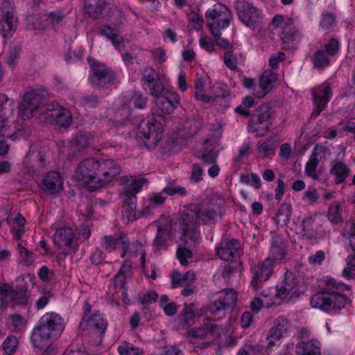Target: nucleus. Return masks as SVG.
Instances as JSON below:
<instances>
[{
    "label": "nucleus",
    "mask_w": 355,
    "mask_h": 355,
    "mask_svg": "<svg viewBox=\"0 0 355 355\" xmlns=\"http://www.w3.org/2000/svg\"><path fill=\"white\" fill-rule=\"evenodd\" d=\"M340 204L338 201L333 202L328 210V220L333 224H338L342 221V216L340 212Z\"/></svg>",
    "instance_id": "nucleus-40"
},
{
    "label": "nucleus",
    "mask_w": 355,
    "mask_h": 355,
    "mask_svg": "<svg viewBox=\"0 0 355 355\" xmlns=\"http://www.w3.org/2000/svg\"><path fill=\"white\" fill-rule=\"evenodd\" d=\"M146 181L145 178L124 181L123 189L125 191L121 193L123 197L121 213L122 216L125 217L128 221L136 219V195L140 191Z\"/></svg>",
    "instance_id": "nucleus-5"
},
{
    "label": "nucleus",
    "mask_w": 355,
    "mask_h": 355,
    "mask_svg": "<svg viewBox=\"0 0 355 355\" xmlns=\"http://www.w3.org/2000/svg\"><path fill=\"white\" fill-rule=\"evenodd\" d=\"M19 53L20 48L18 46L13 47L12 50L9 51L6 62L10 67H13V64L15 61L19 58Z\"/></svg>",
    "instance_id": "nucleus-61"
},
{
    "label": "nucleus",
    "mask_w": 355,
    "mask_h": 355,
    "mask_svg": "<svg viewBox=\"0 0 355 355\" xmlns=\"http://www.w3.org/2000/svg\"><path fill=\"white\" fill-rule=\"evenodd\" d=\"M205 17L212 35H218V32L229 26L232 19V13L225 6L217 3L206 12Z\"/></svg>",
    "instance_id": "nucleus-7"
},
{
    "label": "nucleus",
    "mask_w": 355,
    "mask_h": 355,
    "mask_svg": "<svg viewBox=\"0 0 355 355\" xmlns=\"http://www.w3.org/2000/svg\"><path fill=\"white\" fill-rule=\"evenodd\" d=\"M349 168L342 161L335 160L330 170V173L334 175V182L336 184L343 183L349 176Z\"/></svg>",
    "instance_id": "nucleus-29"
},
{
    "label": "nucleus",
    "mask_w": 355,
    "mask_h": 355,
    "mask_svg": "<svg viewBox=\"0 0 355 355\" xmlns=\"http://www.w3.org/2000/svg\"><path fill=\"white\" fill-rule=\"evenodd\" d=\"M346 228H349L348 234L349 236V246L353 253H355V223H346Z\"/></svg>",
    "instance_id": "nucleus-62"
},
{
    "label": "nucleus",
    "mask_w": 355,
    "mask_h": 355,
    "mask_svg": "<svg viewBox=\"0 0 355 355\" xmlns=\"http://www.w3.org/2000/svg\"><path fill=\"white\" fill-rule=\"evenodd\" d=\"M148 87L149 94L155 98L159 97L162 95L164 90V87L160 77L155 79L152 83H149L146 86V88Z\"/></svg>",
    "instance_id": "nucleus-48"
},
{
    "label": "nucleus",
    "mask_w": 355,
    "mask_h": 355,
    "mask_svg": "<svg viewBox=\"0 0 355 355\" xmlns=\"http://www.w3.org/2000/svg\"><path fill=\"white\" fill-rule=\"evenodd\" d=\"M277 76L270 69H266L260 77L259 89L260 91H256L254 94L258 98L265 96L271 91L275 85Z\"/></svg>",
    "instance_id": "nucleus-20"
},
{
    "label": "nucleus",
    "mask_w": 355,
    "mask_h": 355,
    "mask_svg": "<svg viewBox=\"0 0 355 355\" xmlns=\"http://www.w3.org/2000/svg\"><path fill=\"white\" fill-rule=\"evenodd\" d=\"M325 52L330 55H335L339 49V42L336 38H331L325 45Z\"/></svg>",
    "instance_id": "nucleus-56"
},
{
    "label": "nucleus",
    "mask_w": 355,
    "mask_h": 355,
    "mask_svg": "<svg viewBox=\"0 0 355 355\" xmlns=\"http://www.w3.org/2000/svg\"><path fill=\"white\" fill-rule=\"evenodd\" d=\"M98 169V180L92 186V189L94 191L107 184L121 172L120 166L112 159H106L101 162H99Z\"/></svg>",
    "instance_id": "nucleus-11"
},
{
    "label": "nucleus",
    "mask_w": 355,
    "mask_h": 355,
    "mask_svg": "<svg viewBox=\"0 0 355 355\" xmlns=\"http://www.w3.org/2000/svg\"><path fill=\"white\" fill-rule=\"evenodd\" d=\"M0 17V33L4 37H11L16 30L17 19L11 11H3L1 8Z\"/></svg>",
    "instance_id": "nucleus-23"
},
{
    "label": "nucleus",
    "mask_w": 355,
    "mask_h": 355,
    "mask_svg": "<svg viewBox=\"0 0 355 355\" xmlns=\"http://www.w3.org/2000/svg\"><path fill=\"white\" fill-rule=\"evenodd\" d=\"M89 142L86 137L83 135L75 136L70 141V154L74 156L88 147Z\"/></svg>",
    "instance_id": "nucleus-36"
},
{
    "label": "nucleus",
    "mask_w": 355,
    "mask_h": 355,
    "mask_svg": "<svg viewBox=\"0 0 355 355\" xmlns=\"http://www.w3.org/2000/svg\"><path fill=\"white\" fill-rule=\"evenodd\" d=\"M163 193L171 196L175 194H179L181 196H184L187 195V190L184 187L168 186L163 189Z\"/></svg>",
    "instance_id": "nucleus-54"
},
{
    "label": "nucleus",
    "mask_w": 355,
    "mask_h": 355,
    "mask_svg": "<svg viewBox=\"0 0 355 355\" xmlns=\"http://www.w3.org/2000/svg\"><path fill=\"white\" fill-rule=\"evenodd\" d=\"M18 345V340L14 336H8L3 344V348L8 354L14 352Z\"/></svg>",
    "instance_id": "nucleus-51"
},
{
    "label": "nucleus",
    "mask_w": 355,
    "mask_h": 355,
    "mask_svg": "<svg viewBox=\"0 0 355 355\" xmlns=\"http://www.w3.org/2000/svg\"><path fill=\"white\" fill-rule=\"evenodd\" d=\"M163 127L160 121L152 117L147 122H141L138 127L137 135L143 139L148 149H153L162 137Z\"/></svg>",
    "instance_id": "nucleus-8"
},
{
    "label": "nucleus",
    "mask_w": 355,
    "mask_h": 355,
    "mask_svg": "<svg viewBox=\"0 0 355 355\" xmlns=\"http://www.w3.org/2000/svg\"><path fill=\"white\" fill-rule=\"evenodd\" d=\"M98 161L94 158H89L82 161L76 171L78 180L88 184L91 189L98 178Z\"/></svg>",
    "instance_id": "nucleus-12"
},
{
    "label": "nucleus",
    "mask_w": 355,
    "mask_h": 355,
    "mask_svg": "<svg viewBox=\"0 0 355 355\" xmlns=\"http://www.w3.org/2000/svg\"><path fill=\"white\" fill-rule=\"evenodd\" d=\"M275 114V110L268 103L257 107L248 121L249 132L255 133L258 137L263 136L270 128Z\"/></svg>",
    "instance_id": "nucleus-6"
},
{
    "label": "nucleus",
    "mask_w": 355,
    "mask_h": 355,
    "mask_svg": "<svg viewBox=\"0 0 355 355\" xmlns=\"http://www.w3.org/2000/svg\"><path fill=\"white\" fill-rule=\"evenodd\" d=\"M314 67L318 69H324L329 64V60L324 51H317L313 57Z\"/></svg>",
    "instance_id": "nucleus-44"
},
{
    "label": "nucleus",
    "mask_w": 355,
    "mask_h": 355,
    "mask_svg": "<svg viewBox=\"0 0 355 355\" xmlns=\"http://www.w3.org/2000/svg\"><path fill=\"white\" fill-rule=\"evenodd\" d=\"M182 231V234L180 237V240L185 245L191 247L192 245H196L199 242L200 235L196 231V226L192 227V228H187Z\"/></svg>",
    "instance_id": "nucleus-35"
},
{
    "label": "nucleus",
    "mask_w": 355,
    "mask_h": 355,
    "mask_svg": "<svg viewBox=\"0 0 355 355\" xmlns=\"http://www.w3.org/2000/svg\"><path fill=\"white\" fill-rule=\"evenodd\" d=\"M300 282L293 272H286L284 279L277 289V295L282 299L297 298L300 295Z\"/></svg>",
    "instance_id": "nucleus-14"
},
{
    "label": "nucleus",
    "mask_w": 355,
    "mask_h": 355,
    "mask_svg": "<svg viewBox=\"0 0 355 355\" xmlns=\"http://www.w3.org/2000/svg\"><path fill=\"white\" fill-rule=\"evenodd\" d=\"M130 267L129 265L126 264V262L123 263L121 268L114 278V284L116 288H119L120 289L124 288L126 284L125 273L129 270Z\"/></svg>",
    "instance_id": "nucleus-49"
},
{
    "label": "nucleus",
    "mask_w": 355,
    "mask_h": 355,
    "mask_svg": "<svg viewBox=\"0 0 355 355\" xmlns=\"http://www.w3.org/2000/svg\"><path fill=\"white\" fill-rule=\"evenodd\" d=\"M100 33L107 37L112 41L114 46L119 50H122L121 42L123 41V37L119 34L118 31L108 26H103L100 31Z\"/></svg>",
    "instance_id": "nucleus-34"
},
{
    "label": "nucleus",
    "mask_w": 355,
    "mask_h": 355,
    "mask_svg": "<svg viewBox=\"0 0 355 355\" xmlns=\"http://www.w3.org/2000/svg\"><path fill=\"white\" fill-rule=\"evenodd\" d=\"M166 200V196H163L162 193H153L150 198V206L151 207H155L162 205Z\"/></svg>",
    "instance_id": "nucleus-60"
},
{
    "label": "nucleus",
    "mask_w": 355,
    "mask_h": 355,
    "mask_svg": "<svg viewBox=\"0 0 355 355\" xmlns=\"http://www.w3.org/2000/svg\"><path fill=\"white\" fill-rule=\"evenodd\" d=\"M330 91L329 85L327 84H323L313 89V101L316 108L313 111L312 116H317L324 108L329 101Z\"/></svg>",
    "instance_id": "nucleus-19"
},
{
    "label": "nucleus",
    "mask_w": 355,
    "mask_h": 355,
    "mask_svg": "<svg viewBox=\"0 0 355 355\" xmlns=\"http://www.w3.org/2000/svg\"><path fill=\"white\" fill-rule=\"evenodd\" d=\"M128 240L126 234L123 232H119L114 235H105L103 237V248L109 251L116 250L119 244H123V241Z\"/></svg>",
    "instance_id": "nucleus-32"
},
{
    "label": "nucleus",
    "mask_w": 355,
    "mask_h": 355,
    "mask_svg": "<svg viewBox=\"0 0 355 355\" xmlns=\"http://www.w3.org/2000/svg\"><path fill=\"white\" fill-rule=\"evenodd\" d=\"M8 121V118H3L0 116V136L12 140H15L17 137V133L15 130H10Z\"/></svg>",
    "instance_id": "nucleus-43"
},
{
    "label": "nucleus",
    "mask_w": 355,
    "mask_h": 355,
    "mask_svg": "<svg viewBox=\"0 0 355 355\" xmlns=\"http://www.w3.org/2000/svg\"><path fill=\"white\" fill-rule=\"evenodd\" d=\"M189 20L195 24L194 28L196 31H200L202 28L204 20L198 13L195 12H191L189 15Z\"/></svg>",
    "instance_id": "nucleus-64"
},
{
    "label": "nucleus",
    "mask_w": 355,
    "mask_h": 355,
    "mask_svg": "<svg viewBox=\"0 0 355 355\" xmlns=\"http://www.w3.org/2000/svg\"><path fill=\"white\" fill-rule=\"evenodd\" d=\"M291 216V205L283 202L278 209L276 216L274 217V220L277 225L285 226L288 223Z\"/></svg>",
    "instance_id": "nucleus-33"
},
{
    "label": "nucleus",
    "mask_w": 355,
    "mask_h": 355,
    "mask_svg": "<svg viewBox=\"0 0 355 355\" xmlns=\"http://www.w3.org/2000/svg\"><path fill=\"white\" fill-rule=\"evenodd\" d=\"M53 238L55 243L59 248H66L64 249L66 254L75 252L77 243L74 240L75 235L72 229L69 227L58 229L54 234Z\"/></svg>",
    "instance_id": "nucleus-17"
},
{
    "label": "nucleus",
    "mask_w": 355,
    "mask_h": 355,
    "mask_svg": "<svg viewBox=\"0 0 355 355\" xmlns=\"http://www.w3.org/2000/svg\"><path fill=\"white\" fill-rule=\"evenodd\" d=\"M335 19L336 16L334 14L329 12L324 14L320 26L324 28H329L334 24Z\"/></svg>",
    "instance_id": "nucleus-63"
},
{
    "label": "nucleus",
    "mask_w": 355,
    "mask_h": 355,
    "mask_svg": "<svg viewBox=\"0 0 355 355\" xmlns=\"http://www.w3.org/2000/svg\"><path fill=\"white\" fill-rule=\"evenodd\" d=\"M223 60L227 66L231 70H235L237 68V58L231 51H226L223 55Z\"/></svg>",
    "instance_id": "nucleus-53"
},
{
    "label": "nucleus",
    "mask_w": 355,
    "mask_h": 355,
    "mask_svg": "<svg viewBox=\"0 0 355 355\" xmlns=\"http://www.w3.org/2000/svg\"><path fill=\"white\" fill-rule=\"evenodd\" d=\"M155 103L163 114H171L180 104L179 98L174 92H165L156 98Z\"/></svg>",
    "instance_id": "nucleus-18"
},
{
    "label": "nucleus",
    "mask_w": 355,
    "mask_h": 355,
    "mask_svg": "<svg viewBox=\"0 0 355 355\" xmlns=\"http://www.w3.org/2000/svg\"><path fill=\"white\" fill-rule=\"evenodd\" d=\"M159 225L157 226V234L153 241V246L157 250H161L163 248L166 243V235L171 232V227L168 223L161 224L159 222Z\"/></svg>",
    "instance_id": "nucleus-30"
},
{
    "label": "nucleus",
    "mask_w": 355,
    "mask_h": 355,
    "mask_svg": "<svg viewBox=\"0 0 355 355\" xmlns=\"http://www.w3.org/2000/svg\"><path fill=\"white\" fill-rule=\"evenodd\" d=\"M147 97L139 92H134L130 99V102L137 109H144L147 105Z\"/></svg>",
    "instance_id": "nucleus-47"
},
{
    "label": "nucleus",
    "mask_w": 355,
    "mask_h": 355,
    "mask_svg": "<svg viewBox=\"0 0 355 355\" xmlns=\"http://www.w3.org/2000/svg\"><path fill=\"white\" fill-rule=\"evenodd\" d=\"M64 17L65 15L63 12L58 10L44 15L42 17L44 18V20L49 21V24H58L64 18Z\"/></svg>",
    "instance_id": "nucleus-50"
},
{
    "label": "nucleus",
    "mask_w": 355,
    "mask_h": 355,
    "mask_svg": "<svg viewBox=\"0 0 355 355\" xmlns=\"http://www.w3.org/2000/svg\"><path fill=\"white\" fill-rule=\"evenodd\" d=\"M235 3L239 18L246 26L255 29L261 25L262 15L259 9L244 0H237Z\"/></svg>",
    "instance_id": "nucleus-10"
},
{
    "label": "nucleus",
    "mask_w": 355,
    "mask_h": 355,
    "mask_svg": "<svg viewBox=\"0 0 355 355\" xmlns=\"http://www.w3.org/2000/svg\"><path fill=\"white\" fill-rule=\"evenodd\" d=\"M197 220H201L203 224H208L213 222L218 216L217 212L211 209H204L202 211L196 210Z\"/></svg>",
    "instance_id": "nucleus-42"
},
{
    "label": "nucleus",
    "mask_w": 355,
    "mask_h": 355,
    "mask_svg": "<svg viewBox=\"0 0 355 355\" xmlns=\"http://www.w3.org/2000/svg\"><path fill=\"white\" fill-rule=\"evenodd\" d=\"M80 100L87 107H95L98 103V96L94 94L82 96Z\"/></svg>",
    "instance_id": "nucleus-57"
},
{
    "label": "nucleus",
    "mask_w": 355,
    "mask_h": 355,
    "mask_svg": "<svg viewBox=\"0 0 355 355\" xmlns=\"http://www.w3.org/2000/svg\"><path fill=\"white\" fill-rule=\"evenodd\" d=\"M107 327V320L98 312L93 313L88 318L83 316L79 324L81 330L89 331V336L95 345L101 343Z\"/></svg>",
    "instance_id": "nucleus-9"
},
{
    "label": "nucleus",
    "mask_w": 355,
    "mask_h": 355,
    "mask_svg": "<svg viewBox=\"0 0 355 355\" xmlns=\"http://www.w3.org/2000/svg\"><path fill=\"white\" fill-rule=\"evenodd\" d=\"M20 115L23 119H27L39 114L46 119H51L60 127H68L72 121L71 112L59 105L46 104L44 98L35 92L26 93L23 101L19 105Z\"/></svg>",
    "instance_id": "nucleus-1"
},
{
    "label": "nucleus",
    "mask_w": 355,
    "mask_h": 355,
    "mask_svg": "<svg viewBox=\"0 0 355 355\" xmlns=\"http://www.w3.org/2000/svg\"><path fill=\"white\" fill-rule=\"evenodd\" d=\"M349 289V286L335 279H329L325 281L321 291L311 297V306L327 313H334L351 303L350 299L342 293Z\"/></svg>",
    "instance_id": "nucleus-2"
},
{
    "label": "nucleus",
    "mask_w": 355,
    "mask_h": 355,
    "mask_svg": "<svg viewBox=\"0 0 355 355\" xmlns=\"http://www.w3.org/2000/svg\"><path fill=\"white\" fill-rule=\"evenodd\" d=\"M64 328L62 317L54 312L45 313L31 334V341L35 348L43 349L50 345L51 340L57 338Z\"/></svg>",
    "instance_id": "nucleus-3"
},
{
    "label": "nucleus",
    "mask_w": 355,
    "mask_h": 355,
    "mask_svg": "<svg viewBox=\"0 0 355 355\" xmlns=\"http://www.w3.org/2000/svg\"><path fill=\"white\" fill-rule=\"evenodd\" d=\"M14 103L7 96L0 94V116L9 119L14 112Z\"/></svg>",
    "instance_id": "nucleus-39"
},
{
    "label": "nucleus",
    "mask_w": 355,
    "mask_h": 355,
    "mask_svg": "<svg viewBox=\"0 0 355 355\" xmlns=\"http://www.w3.org/2000/svg\"><path fill=\"white\" fill-rule=\"evenodd\" d=\"M42 190L49 194H54L62 189L60 175L56 171L49 172L43 178L41 184Z\"/></svg>",
    "instance_id": "nucleus-21"
},
{
    "label": "nucleus",
    "mask_w": 355,
    "mask_h": 355,
    "mask_svg": "<svg viewBox=\"0 0 355 355\" xmlns=\"http://www.w3.org/2000/svg\"><path fill=\"white\" fill-rule=\"evenodd\" d=\"M286 254V245L283 239L278 235L272 237L270 255L261 266L252 268V280L250 286L254 290L259 289L266 282L273 271V265L276 261L282 260Z\"/></svg>",
    "instance_id": "nucleus-4"
},
{
    "label": "nucleus",
    "mask_w": 355,
    "mask_h": 355,
    "mask_svg": "<svg viewBox=\"0 0 355 355\" xmlns=\"http://www.w3.org/2000/svg\"><path fill=\"white\" fill-rule=\"evenodd\" d=\"M297 35L298 31L294 26L293 19H288L284 23L281 36L284 49H294V42L296 40Z\"/></svg>",
    "instance_id": "nucleus-25"
},
{
    "label": "nucleus",
    "mask_w": 355,
    "mask_h": 355,
    "mask_svg": "<svg viewBox=\"0 0 355 355\" xmlns=\"http://www.w3.org/2000/svg\"><path fill=\"white\" fill-rule=\"evenodd\" d=\"M288 322L284 317L277 318L275 322L273 327L270 329L267 335L268 345H273V340H278L280 339L284 334L286 333L288 330Z\"/></svg>",
    "instance_id": "nucleus-24"
},
{
    "label": "nucleus",
    "mask_w": 355,
    "mask_h": 355,
    "mask_svg": "<svg viewBox=\"0 0 355 355\" xmlns=\"http://www.w3.org/2000/svg\"><path fill=\"white\" fill-rule=\"evenodd\" d=\"M159 77V74L152 67H146L142 72V86L146 89L147 85L152 83Z\"/></svg>",
    "instance_id": "nucleus-46"
},
{
    "label": "nucleus",
    "mask_w": 355,
    "mask_h": 355,
    "mask_svg": "<svg viewBox=\"0 0 355 355\" xmlns=\"http://www.w3.org/2000/svg\"><path fill=\"white\" fill-rule=\"evenodd\" d=\"M216 251L220 259L225 261H232L242 253L239 241L234 239L222 240Z\"/></svg>",
    "instance_id": "nucleus-15"
},
{
    "label": "nucleus",
    "mask_w": 355,
    "mask_h": 355,
    "mask_svg": "<svg viewBox=\"0 0 355 355\" xmlns=\"http://www.w3.org/2000/svg\"><path fill=\"white\" fill-rule=\"evenodd\" d=\"M209 139L204 141L202 149L198 152L199 155H198L205 164L208 165L215 164L218 157V152L209 146Z\"/></svg>",
    "instance_id": "nucleus-31"
},
{
    "label": "nucleus",
    "mask_w": 355,
    "mask_h": 355,
    "mask_svg": "<svg viewBox=\"0 0 355 355\" xmlns=\"http://www.w3.org/2000/svg\"><path fill=\"white\" fill-rule=\"evenodd\" d=\"M177 257L183 266H187L189 263L188 259H190L193 256L192 252L184 248H178L176 252Z\"/></svg>",
    "instance_id": "nucleus-52"
},
{
    "label": "nucleus",
    "mask_w": 355,
    "mask_h": 355,
    "mask_svg": "<svg viewBox=\"0 0 355 355\" xmlns=\"http://www.w3.org/2000/svg\"><path fill=\"white\" fill-rule=\"evenodd\" d=\"M207 335V330L205 328H193L187 332V336L192 338L204 339Z\"/></svg>",
    "instance_id": "nucleus-59"
},
{
    "label": "nucleus",
    "mask_w": 355,
    "mask_h": 355,
    "mask_svg": "<svg viewBox=\"0 0 355 355\" xmlns=\"http://www.w3.org/2000/svg\"><path fill=\"white\" fill-rule=\"evenodd\" d=\"M10 299L17 304L27 305L29 299L27 283L20 281L14 288Z\"/></svg>",
    "instance_id": "nucleus-28"
},
{
    "label": "nucleus",
    "mask_w": 355,
    "mask_h": 355,
    "mask_svg": "<svg viewBox=\"0 0 355 355\" xmlns=\"http://www.w3.org/2000/svg\"><path fill=\"white\" fill-rule=\"evenodd\" d=\"M314 221L315 218L310 216L304 218L301 224L302 227L303 236L310 240L315 239L318 236L317 230L313 225Z\"/></svg>",
    "instance_id": "nucleus-38"
},
{
    "label": "nucleus",
    "mask_w": 355,
    "mask_h": 355,
    "mask_svg": "<svg viewBox=\"0 0 355 355\" xmlns=\"http://www.w3.org/2000/svg\"><path fill=\"white\" fill-rule=\"evenodd\" d=\"M19 250V260L26 266H31L34 263V254L26 248L24 247L21 243H17Z\"/></svg>",
    "instance_id": "nucleus-41"
},
{
    "label": "nucleus",
    "mask_w": 355,
    "mask_h": 355,
    "mask_svg": "<svg viewBox=\"0 0 355 355\" xmlns=\"http://www.w3.org/2000/svg\"><path fill=\"white\" fill-rule=\"evenodd\" d=\"M237 301V294L233 289L225 291L220 293L219 297L212 302L209 306L211 313L216 314L220 311L234 308Z\"/></svg>",
    "instance_id": "nucleus-16"
},
{
    "label": "nucleus",
    "mask_w": 355,
    "mask_h": 355,
    "mask_svg": "<svg viewBox=\"0 0 355 355\" xmlns=\"http://www.w3.org/2000/svg\"><path fill=\"white\" fill-rule=\"evenodd\" d=\"M91 67L93 74L89 76V80L95 87H103L112 83L116 78L112 71L99 62H94Z\"/></svg>",
    "instance_id": "nucleus-13"
},
{
    "label": "nucleus",
    "mask_w": 355,
    "mask_h": 355,
    "mask_svg": "<svg viewBox=\"0 0 355 355\" xmlns=\"http://www.w3.org/2000/svg\"><path fill=\"white\" fill-rule=\"evenodd\" d=\"M106 0H85L84 9L94 19H98L105 8Z\"/></svg>",
    "instance_id": "nucleus-26"
},
{
    "label": "nucleus",
    "mask_w": 355,
    "mask_h": 355,
    "mask_svg": "<svg viewBox=\"0 0 355 355\" xmlns=\"http://www.w3.org/2000/svg\"><path fill=\"white\" fill-rule=\"evenodd\" d=\"M196 210H188L184 211L180 218V227L182 230H184L187 228H192V227L196 225Z\"/></svg>",
    "instance_id": "nucleus-37"
},
{
    "label": "nucleus",
    "mask_w": 355,
    "mask_h": 355,
    "mask_svg": "<svg viewBox=\"0 0 355 355\" xmlns=\"http://www.w3.org/2000/svg\"><path fill=\"white\" fill-rule=\"evenodd\" d=\"M215 96L214 101H217L219 98L226 99L230 96V92L227 87L225 85H220L214 88Z\"/></svg>",
    "instance_id": "nucleus-55"
},
{
    "label": "nucleus",
    "mask_w": 355,
    "mask_h": 355,
    "mask_svg": "<svg viewBox=\"0 0 355 355\" xmlns=\"http://www.w3.org/2000/svg\"><path fill=\"white\" fill-rule=\"evenodd\" d=\"M318 164L319 161L318 159V154L313 152L310 156L309 162L306 164L305 171L309 176L314 179L318 178V176L314 173Z\"/></svg>",
    "instance_id": "nucleus-45"
},
{
    "label": "nucleus",
    "mask_w": 355,
    "mask_h": 355,
    "mask_svg": "<svg viewBox=\"0 0 355 355\" xmlns=\"http://www.w3.org/2000/svg\"><path fill=\"white\" fill-rule=\"evenodd\" d=\"M118 352L120 355H141V352L139 348L130 347L128 345L119 346Z\"/></svg>",
    "instance_id": "nucleus-58"
},
{
    "label": "nucleus",
    "mask_w": 355,
    "mask_h": 355,
    "mask_svg": "<svg viewBox=\"0 0 355 355\" xmlns=\"http://www.w3.org/2000/svg\"><path fill=\"white\" fill-rule=\"evenodd\" d=\"M202 121L198 118L187 119L179 129L178 136L179 139L187 140L193 137L202 126Z\"/></svg>",
    "instance_id": "nucleus-22"
},
{
    "label": "nucleus",
    "mask_w": 355,
    "mask_h": 355,
    "mask_svg": "<svg viewBox=\"0 0 355 355\" xmlns=\"http://www.w3.org/2000/svg\"><path fill=\"white\" fill-rule=\"evenodd\" d=\"M297 355H321L319 342L316 340L299 342L295 347Z\"/></svg>",
    "instance_id": "nucleus-27"
}]
</instances>
